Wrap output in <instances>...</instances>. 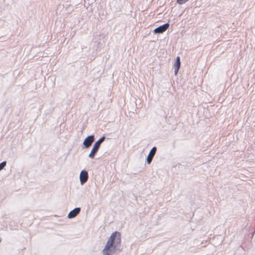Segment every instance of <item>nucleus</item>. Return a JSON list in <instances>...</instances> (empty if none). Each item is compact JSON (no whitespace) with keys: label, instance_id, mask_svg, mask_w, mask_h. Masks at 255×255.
<instances>
[{"label":"nucleus","instance_id":"f257e3e1","mask_svg":"<svg viewBox=\"0 0 255 255\" xmlns=\"http://www.w3.org/2000/svg\"><path fill=\"white\" fill-rule=\"evenodd\" d=\"M121 243V234L118 232L113 233L103 250L104 255H111L117 250Z\"/></svg>","mask_w":255,"mask_h":255},{"label":"nucleus","instance_id":"f03ea898","mask_svg":"<svg viewBox=\"0 0 255 255\" xmlns=\"http://www.w3.org/2000/svg\"><path fill=\"white\" fill-rule=\"evenodd\" d=\"M105 137L103 136L101 138H100L94 145L93 148L90 153L89 156L91 158H94L95 157V154L98 151V149L100 147L101 143L104 140Z\"/></svg>","mask_w":255,"mask_h":255},{"label":"nucleus","instance_id":"7ed1b4c3","mask_svg":"<svg viewBox=\"0 0 255 255\" xmlns=\"http://www.w3.org/2000/svg\"><path fill=\"white\" fill-rule=\"evenodd\" d=\"M169 26V24L168 23H165L163 25L160 26L158 27L155 28L154 30V32L155 33H161L165 31Z\"/></svg>","mask_w":255,"mask_h":255},{"label":"nucleus","instance_id":"20e7f679","mask_svg":"<svg viewBox=\"0 0 255 255\" xmlns=\"http://www.w3.org/2000/svg\"><path fill=\"white\" fill-rule=\"evenodd\" d=\"M94 140L93 135H90L86 138L84 141L83 144L86 148L90 147Z\"/></svg>","mask_w":255,"mask_h":255},{"label":"nucleus","instance_id":"39448f33","mask_svg":"<svg viewBox=\"0 0 255 255\" xmlns=\"http://www.w3.org/2000/svg\"><path fill=\"white\" fill-rule=\"evenodd\" d=\"M88 178V172L86 171H82L80 175V179L81 184L85 183Z\"/></svg>","mask_w":255,"mask_h":255},{"label":"nucleus","instance_id":"423d86ee","mask_svg":"<svg viewBox=\"0 0 255 255\" xmlns=\"http://www.w3.org/2000/svg\"><path fill=\"white\" fill-rule=\"evenodd\" d=\"M156 151V148L155 147H153L150 151L149 153L147 158V162L148 163V164H150V162H151L152 158L155 154Z\"/></svg>","mask_w":255,"mask_h":255},{"label":"nucleus","instance_id":"0eeeda50","mask_svg":"<svg viewBox=\"0 0 255 255\" xmlns=\"http://www.w3.org/2000/svg\"><path fill=\"white\" fill-rule=\"evenodd\" d=\"M80 208H75L74 210L70 212L69 213L68 217L69 218H72L75 217L80 212Z\"/></svg>","mask_w":255,"mask_h":255},{"label":"nucleus","instance_id":"6e6552de","mask_svg":"<svg viewBox=\"0 0 255 255\" xmlns=\"http://www.w3.org/2000/svg\"><path fill=\"white\" fill-rule=\"evenodd\" d=\"M174 66L175 67L174 73L175 75H176L180 67V59L179 56L176 58V61Z\"/></svg>","mask_w":255,"mask_h":255},{"label":"nucleus","instance_id":"1a4fd4ad","mask_svg":"<svg viewBox=\"0 0 255 255\" xmlns=\"http://www.w3.org/2000/svg\"><path fill=\"white\" fill-rule=\"evenodd\" d=\"M189 0H177V3L179 4H182L188 1Z\"/></svg>","mask_w":255,"mask_h":255},{"label":"nucleus","instance_id":"9d476101","mask_svg":"<svg viewBox=\"0 0 255 255\" xmlns=\"http://www.w3.org/2000/svg\"><path fill=\"white\" fill-rule=\"evenodd\" d=\"M6 165V162L3 161L0 163V170H1Z\"/></svg>","mask_w":255,"mask_h":255}]
</instances>
